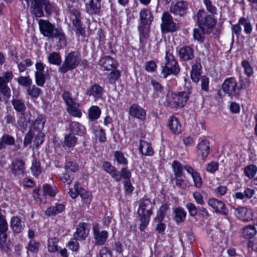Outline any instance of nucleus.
Instances as JSON below:
<instances>
[{"label": "nucleus", "instance_id": "nucleus-1", "mask_svg": "<svg viewBox=\"0 0 257 257\" xmlns=\"http://www.w3.org/2000/svg\"><path fill=\"white\" fill-rule=\"evenodd\" d=\"M41 33L49 39L56 38L58 39L57 46L62 48L66 45L67 40L65 35L61 28L55 26L48 20L40 19L38 22Z\"/></svg>", "mask_w": 257, "mask_h": 257}, {"label": "nucleus", "instance_id": "nucleus-2", "mask_svg": "<svg viewBox=\"0 0 257 257\" xmlns=\"http://www.w3.org/2000/svg\"><path fill=\"white\" fill-rule=\"evenodd\" d=\"M154 203H152L149 199H143L139 205L138 210L140 217L141 223L139 228L142 231L149 224L151 215L153 214V209Z\"/></svg>", "mask_w": 257, "mask_h": 257}, {"label": "nucleus", "instance_id": "nucleus-3", "mask_svg": "<svg viewBox=\"0 0 257 257\" xmlns=\"http://www.w3.org/2000/svg\"><path fill=\"white\" fill-rule=\"evenodd\" d=\"M165 62L162 66L161 74L164 78L168 75H177L180 71V66L175 57L169 50L166 51Z\"/></svg>", "mask_w": 257, "mask_h": 257}, {"label": "nucleus", "instance_id": "nucleus-4", "mask_svg": "<svg viewBox=\"0 0 257 257\" xmlns=\"http://www.w3.org/2000/svg\"><path fill=\"white\" fill-rule=\"evenodd\" d=\"M190 94L189 91L172 93L167 96V100L164 102V105L171 108L182 107L188 101Z\"/></svg>", "mask_w": 257, "mask_h": 257}, {"label": "nucleus", "instance_id": "nucleus-5", "mask_svg": "<svg viewBox=\"0 0 257 257\" xmlns=\"http://www.w3.org/2000/svg\"><path fill=\"white\" fill-rule=\"evenodd\" d=\"M80 62V55L77 51H73L66 55L62 65L58 71L61 73H65L76 68Z\"/></svg>", "mask_w": 257, "mask_h": 257}, {"label": "nucleus", "instance_id": "nucleus-6", "mask_svg": "<svg viewBox=\"0 0 257 257\" xmlns=\"http://www.w3.org/2000/svg\"><path fill=\"white\" fill-rule=\"evenodd\" d=\"M197 23L198 26L205 29H212L216 25L217 21L214 17L207 15L204 10H199L196 15Z\"/></svg>", "mask_w": 257, "mask_h": 257}, {"label": "nucleus", "instance_id": "nucleus-7", "mask_svg": "<svg viewBox=\"0 0 257 257\" xmlns=\"http://www.w3.org/2000/svg\"><path fill=\"white\" fill-rule=\"evenodd\" d=\"M223 92L231 98H237L240 96V93L237 87V82L233 77L226 78L222 85Z\"/></svg>", "mask_w": 257, "mask_h": 257}, {"label": "nucleus", "instance_id": "nucleus-8", "mask_svg": "<svg viewBox=\"0 0 257 257\" xmlns=\"http://www.w3.org/2000/svg\"><path fill=\"white\" fill-rule=\"evenodd\" d=\"M161 29L163 31L175 32L177 29L176 24L173 22L171 15L167 12H164L162 17Z\"/></svg>", "mask_w": 257, "mask_h": 257}, {"label": "nucleus", "instance_id": "nucleus-9", "mask_svg": "<svg viewBox=\"0 0 257 257\" xmlns=\"http://www.w3.org/2000/svg\"><path fill=\"white\" fill-rule=\"evenodd\" d=\"M207 204L216 213L222 215H226L228 214V210L221 200L214 198H209Z\"/></svg>", "mask_w": 257, "mask_h": 257}, {"label": "nucleus", "instance_id": "nucleus-10", "mask_svg": "<svg viewBox=\"0 0 257 257\" xmlns=\"http://www.w3.org/2000/svg\"><path fill=\"white\" fill-rule=\"evenodd\" d=\"M36 71L35 72V81L37 85L43 86L46 79L44 73L45 66L41 62H37L35 64Z\"/></svg>", "mask_w": 257, "mask_h": 257}, {"label": "nucleus", "instance_id": "nucleus-11", "mask_svg": "<svg viewBox=\"0 0 257 257\" xmlns=\"http://www.w3.org/2000/svg\"><path fill=\"white\" fill-rule=\"evenodd\" d=\"M235 216L243 221L248 222L252 220L253 211L250 208L245 207H239L235 210Z\"/></svg>", "mask_w": 257, "mask_h": 257}, {"label": "nucleus", "instance_id": "nucleus-12", "mask_svg": "<svg viewBox=\"0 0 257 257\" xmlns=\"http://www.w3.org/2000/svg\"><path fill=\"white\" fill-rule=\"evenodd\" d=\"M70 13L72 14L75 19L72 20V24L75 28L76 33L84 35L85 33V29L82 27V23L80 21V14L75 9L70 10Z\"/></svg>", "mask_w": 257, "mask_h": 257}, {"label": "nucleus", "instance_id": "nucleus-13", "mask_svg": "<svg viewBox=\"0 0 257 257\" xmlns=\"http://www.w3.org/2000/svg\"><path fill=\"white\" fill-rule=\"evenodd\" d=\"M188 9L187 4L184 1L177 2L174 5H171L170 11L175 15L182 16L186 14Z\"/></svg>", "mask_w": 257, "mask_h": 257}, {"label": "nucleus", "instance_id": "nucleus-14", "mask_svg": "<svg viewBox=\"0 0 257 257\" xmlns=\"http://www.w3.org/2000/svg\"><path fill=\"white\" fill-rule=\"evenodd\" d=\"M93 230L95 244L99 245H103L108 237L107 231L105 230L100 231L97 226L94 227Z\"/></svg>", "mask_w": 257, "mask_h": 257}, {"label": "nucleus", "instance_id": "nucleus-15", "mask_svg": "<svg viewBox=\"0 0 257 257\" xmlns=\"http://www.w3.org/2000/svg\"><path fill=\"white\" fill-rule=\"evenodd\" d=\"M129 113L132 116L141 120L145 119L146 116L145 110L136 104H133L130 107Z\"/></svg>", "mask_w": 257, "mask_h": 257}, {"label": "nucleus", "instance_id": "nucleus-16", "mask_svg": "<svg viewBox=\"0 0 257 257\" xmlns=\"http://www.w3.org/2000/svg\"><path fill=\"white\" fill-rule=\"evenodd\" d=\"M11 169L13 173L16 175L23 174L25 169L24 162L20 158H16L12 162Z\"/></svg>", "mask_w": 257, "mask_h": 257}, {"label": "nucleus", "instance_id": "nucleus-17", "mask_svg": "<svg viewBox=\"0 0 257 257\" xmlns=\"http://www.w3.org/2000/svg\"><path fill=\"white\" fill-rule=\"evenodd\" d=\"M11 227L13 231L16 233H21L25 227V223L21 217L15 216H13L10 221Z\"/></svg>", "mask_w": 257, "mask_h": 257}, {"label": "nucleus", "instance_id": "nucleus-18", "mask_svg": "<svg viewBox=\"0 0 257 257\" xmlns=\"http://www.w3.org/2000/svg\"><path fill=\"white\" fill-rule=\"evenodd\" d=\"M102 168L104 171L109 174L111 177L117 181H119L121 180V176L119 175V171L114 167L112 166L109 162L105 161L103 162Z\"/></svg>", "mask_w": 257, "mask_h": 257}, {"label": "nucleus", "instance_id": "nucleus-19", "mask_svg": "<svg viewBox=\"0 0 257 257\" xmlns=\"http://www.w3.org/2000/svg\"><path fill=\"white\" fill-rule=\"evenodd\" d=\"M8 236L0 237V251L9 255L11 254L13 245L11 241L7 239Z\"/></svg>", "mask_w": 257, "mask_h": 257}, {"label": "nucleus", "instance_id": "nucleus-20", "mask_svg": "<svg viewBox=\"0 0 257 257\" xmlns=\"http://www.w3.org/2000/svg\"><path fill=\"white\" fill-rule=\"evenodd\" d=\"M180 58L184 61H188L193 59L194 50L190 46H184L180 48L178 51Z\"/></svg>", "mask_w": 257, "mask_h": 257}, {"label": "nucleus", "instance_id": "nucleus-21", "mask_svg": "<svg viewBox=\"0 0 257 257\" xmlns=\"http://www.w3.org/2000/svg\"><path fill=\"white\" fill-rule=\"evenodd\" d=\"M88 229L86 228V224L85 223H81L77 227L76 231L73 234V237L78 240H83L85 239L88 234Z\"/></svg>", "mask_w": 257, "mask_h": 257}, {"label": "nucleus", "instance_id": "nucleus-22", "mask_svg": "<svg viewBox=\"0 0 257 257\" xmlns=\"http://www.w3.org/2000/svg\"><path fill=\"white\" fill-rule=\"evenodd\" d=\"M99 64L103 66L106 70H110L117 66V62L112 57H105L100 59Z\"/></svg>", "mask_w": 257, "mask_h": 257}, {"label": "nucleus", "instance_id": "nucleus-23", "mask_svg": "<svg viewBox=\"0 0 257 257\" xmlns=\"http://www.w3.org/2000/svg\"><path fill=\"white\" fill-rule=\"evenodd\" d=\"M209 143L207 140H202L197 146L198 154L200 155L203 159L207 157L209 153Z\"/></svg>", "mask_w": 257, "mask_h": 257}, {"label": "nucleus", "instance_id": "nucleus-24", "mask_svg": "<svg viewBox=\"0 0 257 257\" xmlns=\"http://www.w3.org/2000/svg\"><path fill=\"white\" fill-rule=\"evenodd\" d=\"M103 89L100 85L95 84L88 88L86 93L88 96H93L95 98L98 99L102 97Z\"/></svg>", "mask_w": 257, "mask_h": 257}, {"label": "nucleus", "instance_id": "nucleus-25", "mask_svg": "<svg viewBox=\"0 0 257 257\" xmlns=\"http://www.w3.org/2000/svg\"><path fill=\"white\" fill-rule=\"evenodd\" d=\"M139 151L145 156H151L154 154V151L150 143L144 140L140 141Z\"/></svg>", "mask_w": 257, "mask_h": 257}, {"label": "nucleus", "instance_id": "nucleus-26", "mask_svg": "<svg viewBox=\"0 0 257 257\" xmlns=\"http://www.w3.org/2000/svg\"><path fill=\"white\" fill-rule=\"evenodd\" d=\"M173 219L177 224L185 221L187 214L183 208L178 207L175 208L173 210Z\"/></svg>", "mask_w": 257, "mask_h": 257}, {"label": "nucleus", "instance_id": "nucleus-27", "mask_svg": "<svg viewBox=\"0 0 257 257\" xmlns=\"http://www.w3.org/2000/svg\"><path fill=\"white\" fill-rule=\"evenodd\" d=\"M101 0H90L86 4L87 11L90 14H97L100 12Z\"/></svg>", "mask_w": 257, "mask_h": 257}, {"label": "nucleus", "instance_id": "nucleus-28", "mask_svg": "<svg viewBox=\"0 0 257 257\" xmlns=\"http://www.w3.org/2000/svg\"><path fill=\"white\" fill-rule=\"evenodd\" d=\"M168 126L174 134H179L182 131V126L179 120L175 116H172L170 118Z\"/></svg>", "mask_w": 257, "mask_h": 257}, {"label": "nucleus", "instance_id": "nucleus-29", "mask_svg": "<svg viewBox=\"0 0 257 257\" xmlns=\"http://www.w3.org/2000/svg\"><path fill=\"white\" fill-rule=\"evenodd\" d=\"M201 65L198 62H196L192 67L191 71V78L195 83H197L199 80V77L201 74Z\"/></svg>", "mask_w": 257, "mask_h": 257}, {"label": "nucleus", "instance_id": "nucleus-30", "mask_svg": "<svg viewBox=\"0 0 257 257\" xmlns=\"http://www.w3.org/2000/svg\"><path fill=\"white\" fill-rule=\"evenodd\" d=\"M65 209V205L62 203H57L54 206L49 207L45 211L46 215L54 216L62 212Z\"/></svg>", "mask_w": 257, "mask_h": 257}, {"label": "nucleus", "instance_id": "nucleus-31", "mask_svg": "<svg viewBox=\"0 0 257 257\" xmlns=\"http://www.w3.org/2000/svg\"><path fill=\"white\" fill-rule=\"evenodd\" d=\"M10 89L7 85V83L3 80V79L0 77V101H3L6 99V97H8L10 95Z\"/></svg>", "mask_w": 257, "mask_h": 257}, {"label": "nucleus", "instance_id": "nucleus-32", "mask_svg": "<svg viewBox=\"0 0 257 257\" xmlns=\"http://www.w3.org/2000/svg\"><path fill=\"white\" fill-rule=\"evenodd\" d=\"M140 17L142 24L150 25L153 20L151 13L148 10L141 11L140 13Z\"/></svg>", "mask_w": 257, "mask_h": 257}, {"label": "nucleus", "instance_id": "nucleus-33", "mask_svg": "<svg viewBox=\"0 0 257 257\" xmlns=\"http://www.w3.org/2000/svg\"><path fill=\"white\" fill-rule=\"evenodd\" d=\"M45 122L46 118L43 115H38L33 123V128L40 132L43 129Z\"/></svg>", "mask_w": 257, "mask_h": 257}, {"label": "nucleus", "instance_id": "nucleus-34", "mask_svg": "<svg viewBox=\"0 0 257 257\" xmlns=\"http://www.w3.org/2000/svg\"><path fill=\"white\" fill-rule=\"evenodd\" d=\"M8 223L5 215L0 213V237L8 236Z\"/></svg>", "mask_w": 257, "mask_h": 257}, {"label": "nucleus", "instance_id": "nucleus-35", "mask_svg": "<svg viewBox=\"0 0 257 257\" xmlns=\"http://www.w3.org/2000/svg\"><path fill=\"white\" fill-rule=\"evenodd\" d=\"M256 234V230L253 225H248L244 227L241 231L242 236L246 238H251Z\"/></svg>", "mask_w": 257, "mask_h": 257}, {"label": "nucleus", "instance_id": "nucleus-36", "mask_svg": "<svg viewBox=\"0 0 257 257\" xmlns=\"http://www.w3.org/2000/svg\"><path fill=\"white\" fill-rule=\"evenodd\" d=\"M92 131L96 138L100 143H104L106 141V137L104 131L98 125L93 126Z\"/></svg>", "mask_w": 257, "mask_h": 257}, {"label": "nucleus", "instance_id": "nucleus-37", "mask_svg": "<svg viewBox=\"0 0 257 257\" xmlns=\"http://www.w3.org/2000/svg\"><path fill=\"white\" fill-rule=\"evenodd\" d=\"M12 104L14 108L21 113H24L25 111L26 107L25 104L21 99L19 98H14L12 100Z\"/></svg>", "mask_w": 257, "mask_h": 257}, {"label": "nucleus", "instance_id": "nucleus-38", "mask_svg": "<svg viewBox=\"0 0 257 257\" xmlns=\"http://www.w3.org/2000/svg\"><path fill=\"white\" fill-rule=\"evenodd\" d=\"M71 132L74 134L82 135L85 133V128L83 125L77 122H72L70 124Z\"/></svg>", "mask_w": 257, "mask_h": 257}, {"label": "nucleus", "instance_id": "nucleus-39", "mask_svg": "<svg viewBox=\"0 0 257 257\" xmlns=\"http://www.w3.org/2000/svg\"><path fill=\"white\" fill-rule=\"evenodd\" d=\"M149 25L140 24L138 26L140 41H142L143 39H147L149 37L150 33Z\"/></svg>", "mask_w": 257, "mask_h": 257}, {"label": "nucleus", "instance_id": "nucleus-40", "mask_svg": "<svg viewBox=\"0 0 257 257\" xmlns=\"http://www.w3.org/2000/svg\"><path fill=\"white\" fill-rule=\"evenodd\" d=\"M79 104L76 102L73 103V104L67 106V111L73 116L81 117L82 113L79 109H78Z\"/></svg>", "mask_w": 257, "mask_h": 257}, {"label": "nucleus", "instance_id": "nucleus-41", "mask_svg": "<svg viewBox=\"0 0 257 257\" xmlns=\"http://www.w3.org/2000/svg\"><path fill=\"white\" fill-rule=\"evenodd\" d=\"M28 121L25 118L24 114L21 113L19 115L16 126L19 130L24 132L26 130L28 126Z\"/></svg>", "mask_w": 257, "mask_h": 257}, {"label": "nucleus", "instance_id": "nucleus-42", "mask_svg": "<svg viewBox=\"0 0 257 257\" xmlns=\"http://www.w3.org/2000/svg\"><path fill=\"white\" fill-rule=\"evenodd\" d=\"M239 23L243 26L245 33L247 35H250L253 30L250 22L245 18L241 17L239 20Z\"/></svg>", "mask_w": 257, "mask_h": 257}, {"label": "nucleus", "instance_id": "nucleus-43", "mask_svg": "<svg viewBox=\"0 0 257 257\" xmlns=\"http://www.w3.org/2000/svg\"><path fill=\"white\" fill-rule=\"evenodd\" d=\"M244 174L249 179L253 178L256 172L257 167L254 165H249L244 168Z\"/></svg>", "mask_w": 257, "mask_h": 257}, {"label": "nucleus", "instance_id": "nucleus-44", "mask_svg": "<svg viewBox=\"0 0 257 257\" xmlns=\"http://www.w3.org/2000/svg\"><path fill=\"white\" fill-rule=\"evenodd\" d=\"M101 114V110L97 106H92L89 109L88 116L91 120L98 118Z\"/></svg>", "mask_w": 257, "mask_h": 257}, {"label": "nucleus", "instance_id": "nucleus-45", "mask_svg": "<svg viewBox=\"0 0 257 257\" xmlns=\"http://www.w3.org/2000/svg\"><path fill=\"white\" fill-rule=\"evenodd\" d=\"M77 138L72 134H68L65 137L64 144L68 147H74L77 142Z\"/></svg>", "mask_w": 257, "mask_h": 257}, {"label": "nucleus", "instance_id": "nucleus-46", "mask_svg": "<svg viewBox=\"0 0 257 257\" xmlns=\"http://www.w3.org/2000/svg\"><path fill=\"white\" fill-rule=\"evenodd\" d=\"M43 192L44 195H48L51 197H54L57 192V189L55 186H51L46 184L43 185Z\"/></svg>", "mask_w": 257, "mask_h": 257}, {"label": "nucleus", "instance_id": "nucleus-47", "mask_svg": "<svg viewBox=\"0 0 257 257\" xmlns=\"http://www.w3.org/2000/svg\"><path fill=\"white\" fill-rule=\"evenodd\" d=\"M204 28L200 26L194 29L193 31L194 38L198 41H203L204 40Z\"/></svg>", "mask_w": 257, "mask_h": 257}, {"label": "nucleus", "instance_id": "nucleus-48", "mask_svg": "<svg viewBox=\"0 0 257 257\" xmlns=\"http://www.w3.org/2000/svg\"><path fill=\"white\" fill-rule=\"evenodd\" d=\"M41 93V89L35 85H30L27 89V93L31 98H38Z\"/></svg>", "mask_w": 257, "mask_h": 257}, {"label": "nucleus", "instance_id": "nucleus-49", "mask_svg": "<svg viewBox=\"0 0 257 257\" xmlns=\"http://www.w3.org/2000/svg\"><path fill=\"white\" fill-rule=\"evenodd\" d=\"M172 167L174 172V176H182L183 174V168L181 163L178 161H174L172 164Z\"/></svg>", "mask_w": 257, "mask_h": 257}, {"label": "nucleus", "instance_id": "nucleus-50", "mask_svg": "<svg viewBox=\"0 0 257 257\" xmlns=\"http://www.w3.org/2000/svg\"><path fill=\"white\" fill-rule=\"evenodd\" d=\"M48 61L52 64L59 65L61 63V58L58 53L54 52L50 54Z\"/></svg>", "mask_w": 257, "mask_h": 257}, {"label": "nucleus", "instance_id": "nucleus-51", "mask_svg": "<svg viewBox=\"0 0 257 257\" xmlns=\"http://www.w3.org/2000/svg\"><path fill=\"white\" fill-rule=\"evenodd\" d=\"M31 169L34 176H39L42 171L40 162L37 160H33Z\"/></svg>", "mask_w": 257, "mask_h": 257}, {"label": "nucleus", "instance_id": "nucleus-52", "mask_svg": "<svg viewBox=\"0 0 257 257\" xmlns=\"http://www.w3.org/2000/svg\"><path fill=\"white\" fill-rule=\"evenodd\" d=\"M17 82L20 85L29 87L31 85L32 80L29 76H21L17 79Z\"/></svg>", "mask_w": 257, "mask_h": 257}, {"label": "nucleus", "instance_id": "nucleus-53", "mask_svg": "<svg viewBox=\"0 0 257 257\" xmlns=\"http://www.w3.org/2000/svg\"><path fill=\"white\" fill-rule=\"evenodd\" d=\"M120 73L118 70L111 71L107 76V79L110 84H114L120 77Z\"/></svg>", "mask_w": 257, "mask_h": 257}, {"label": "nucleus", "instance_id": "nucleus-54", "mask_svg": "<svg viewBox=\"0 0 257 257\" xmlns=\"http://www.w3.org/2000/svg\"><path fill=\"white\" fill-rule=\"evenodd\" d=\"M62 97L67 106L76 102V101L71 97V95L68 91H64L62 94Z\"/></svg>", "mask_w": 257, "mask_h": 257}, {"label": "nucleus", "instance_id": "nucleus-55", "mask_svg": "<svg viewBox=\"0 0 257 257\" xmlns=\"http://www.w3.org/2000/svg\"><path fill=\"white\" fill-rule=\"evenodd\" d=\"M239 86L237 87L238 90L239 92L241 90L245 89L250 86V81L248 78L245 79L241 78L239 81Z\"/></svg>", "mask_w": 257, "mask_h": 257}, {"label": "nucleus", "instance_id": "nucleus-56", "mask_svg": "<svg viewBox=\"0 0 257 257\" xmlns=\"http://www.w3.org/2000/svg\"><path fill=\"white\" fill-rule=\"evenodd\" d=\"M59 178L62 182L66 183L68 184H70L73 179L72 174L67 172L60 175Z\"/></svg>", "mask_w": 257, "mask_h": 257}, {"label": "nucleus", "instance_id": "nucleus-57", "mask_svg": "<svg viewBox=\"0 0 257 257\" xmlns=\"http://www.w3.org/2000/svg\"><path fill=\"white\" fill-rule=\"evenodd\" d=\"M40 243L33 239H31L28 245V249L32 252L38 251Z\"/></svg>", "mask_w": 257, "mask_h": 257}, {"label": "nucleus", "instance_id": "nucleus-58", "mask_svg": "<svg viewBox=\"0 0 257 257\" xmlns=\"http://www.w3.org/2000/svg\"><path fill=\"white\" fill-rule=\"evenodd\" d=\"M76 238H73L70 239V241L67 244V247L73 251H76L78 250L79 244Z\"/></svg>", "mask_w": 257, "mask_h": 257}, {"label": "nucleus", "instance_id": "nucleus-59", "mask_svg": "<svg viewBox=\"0 0 257 257\" xmlns=\"http://www.w3.org/2000/svg\"><path fill=\"white\" fill-rule=\"evenodd\" d=\"M114 156L118 163L123 165H126L127 164V159L124 157L121 152L119 151L115 152Z\"/></svg>", "mask_w": 257, "mask_h": 257}, {"label": "nucleus", "instance_id": "nucleus-60", "mask_svg": "<svg viewBox=\"0 0 257 257\" xmlns=\"http://www.w3.org/2000/svg\"><path fill=\"white\" fill-rule=\"evenodd\" d=\"M242 66L244 68L245 73L247 76L250 77L253 74V69L249 63L246 60H243L242 62Z\"/></svg>", "mask_w": 257, "mask_h": 257}, {"label": "nucleus", "instance_id": "nucleus-61", "mask_svg": "<svg viewBox=\"0 0 257 257\" xmlns=\"http://www.w3.org/2000/svg\"><path fill=\"white\" fill-rule=\"evenodd\" d=\"M193 180L194 186L196 188H200L202 185V180L198 172H196L194 175L192 176Z\"/></svg>", "mask_w": 257, "mask_h": 257}, {"label": "nucleus", "instance_id": "nucleus-62", "mask_svg": "<svg viewBox=\"0 0 257 257\" xmlns=\"http://www.w3.org/2000/svg\"><path fill=\"white\" fill-rule=\"evenodd\" d=\"M79 195L81 197L83 202L86 204L89 205L91 201V194L89 192H87L85 190H82Z\"/></svg>", "mask_w": 257, "mask_h": 257}, {"label": "nucleus", "instance_id": "nucleus-63", "mask_svg": "<svg viewBox=\"0 0 257 257\" xmlns=\"http://www.w3.org/2000/svg\"><path fill=\"white\" fill-rule=\"evenodd\" d=\"M1 139L5 145H12L15 141L14 138L9 135H3Z\"/></svg>", "mask_w": 257, "mask_h": 257}, {"label": "nucleus", "instance_id": "nucleus-64", "mask_svg": "<svg viewBox=\"0 0 257 257\" xmlns=\"http://www.w3.org/2000/svg\"><path fill=\"white\" fill-rule=\"evenodd\" d=\"M66 172H76L78 170V165L73 162H69L65 165Z\"/></svg>", "mask_w": 257, "mask_h": 257}]
</instances>
